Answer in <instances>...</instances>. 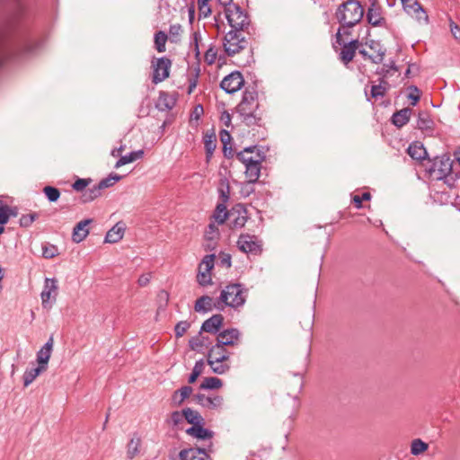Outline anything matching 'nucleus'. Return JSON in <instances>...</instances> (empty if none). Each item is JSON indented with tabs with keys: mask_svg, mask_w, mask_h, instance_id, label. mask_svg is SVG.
I'll return each instance as SVG.
<instances>
[{
	"mask_svg": "<svg viewBox=\"0 0 460 460\" xmlns=\"http://www.w3.org/2000/svg\"><path fill=\"white\" fill-rule=\"evenodd\" d=\"M204 146L206 150L207 160H210L217 147V136L214 132H207L204 136Z\"/></svg>",
	"mask_w": 460,
	"mask_h": 460,
	"instance_id": "nucleus-33",
	"label": "nucleus"
},
{
	"mask_svg": "<svg viewBox=\"0 0 460 460\" xmlns=\"http://www.w3.org/2000/svg\"><path fill=\"white\" fill-rule=\"evenodd\" d=\"M201 332L200 331L198 335L190 339L189 346L192 350L199 351L201 348H208L211 345L208 337L202 335Z\"/></svg>",
	"mask_w": 460,
	"mask_h": 460,
	"instance_id": "nucleus-30",
	"label": "nucleus"
},
{
	"mask_svg": "<svg viewBox=\"0 0 460 460\" xmlns=\"http://www.w3.org/2000/svg\"><path fill=\"white\" fill-rule=\"evenodd\" d=\"M11 208L8 206L0 207V225H5L10 218Z\"/></svg>",
	"mask_w": 460,
	"mask_h": 460,
	"instance_id": "nucleus-56",
	"label": "nucleus"
},
{
	"mask_svg": "<svg viewBox=\"0 0 460 460\" xmlns=\"http://www.w3.org/2000/svg\"><path fill=\"white\" fill-rule=\"evenodd\" d=\"M367 22L373 26L381 25L385 22V19L381 15L380 8L376 7L375 4H372V5L368 8L367 13Z\"/></svg>",
	"mask_w": 460,
	"mask_h": 460,
	"instance_id": "nucleus-32",
	"label": "nucleus"
},
{
	"mask_svg": "<svg viewBox=\"0 0 460 460\" xmlns=\"http://www.w3.org/2000/svg\"><path fill=\"white\" fill-rule=\"evenodd\" d=\"M208 364L210 366L212 371L218 375L225 374L230 368L227 361H219L208 358Z\"/></svg>",
	"mask_w": 460,
	"mask_h": 460,
	"instance_id": "nucleus-40",
	"label": "nucleus"
},
{
	"mask_svg": "<svg viewBox=\"0 0 460 460\" xmlns=\"http://www.w3.org/2000/svg\"><path fill=\"white\" fill-rule=\"evenodd\" d=\"M229 352L226 349L224 346L216 345L212 346L210 349L208 358L219 360V361H228L229 359Z\"/></svg>",
	"mask_w": 460,
	"mask_h": 460,
	"instance_id": "nucleus-29",
	"label": "nucleus"
},
{
	"mask_svg": "<svg viewBox=\"0 0 460 460\" xmlns=\"http://www.w3.org/2000/svg\"><path fill=\"white\" fill-rule=\"evenodd\" d=\"M217 300L209 296H202L195 302L194 310L198 313H208L216 309Z\"/></svg>",
	"mask_w": 460,
	"mask_h": 460,
	"instance_id": "nucleus-22",
	"label": "nucleus"
},
{
	"mask_svg": "<svg viewBox=\"0 0 460 460\" xmlns=\"http://www.w3.org/2000/svg\"><path fill=\"white\" fill-rule=\"evenodd\" d=\"M404 11L419 22H428V15L417 0H402Z\"/></svg>",
	"mask_w": 460,
	"mask_h": 460,
	"instance_id": "nucleus-13",
	"label": "nucleus"
},
{
	"mask_svg": "<svg viewBox=\"0 0 460 460\" xmlns=\"http://www.w3.org/2000/svg\"><path fill=\"white\" fill-rule=\"evenodd\" d=\"M54 340L50 337L45 345L37 353V361L39 366H45L47 367L48 362L51 356Z\"/></svg>",
	"mask_w": 460,
	"mask_h": 460,
	"instance_id": "nucleus-24",
	"label": "nucleus"
},
{
	"mask_svg": "<svg viewBox=\"0 0 460 460\" xmlns=\"http://www.w3.org/2000/svg\"><path fill=\"white\" fill-rule=\"evenodd\" d=\"M411 114V109L403 108L396 111L392 117V122L394 126L402 128L406 125L410 119Z\"/></svg>",
	"mask_w": 460,
	"mask_h": 460,
	"instance_id": "nucleus-28",
	"label": "nucleus"
},
{
	"mask_svg": "<svg viewBox=\"0 0 460 460\" xmlns=\"http://www.w3.org/2000/svg\"><path fill=\"white\" fill-rule=\"evenodd\" d=\"M240 336V332L235 328L224 330L217 334V344L224 347L234 345L238 342Z\"/></svg>",
	"mask_w": 460,
	"mask_h": 460,
	"instance_id": "nucleus-15",
	"label": "nucleus"
},
{
	"mask_svg": "<svg viewBox=\"0 0 460 460\" xmlns=\"http://www.w3.org/2000/svg\"><path fill=\"white\" fill-rule=\"evenodd\" d=\"M179 460H211L205 449L188 448L179 454Z\"/></svg>",
	"mask_w": 460,
	"mask_h": 460,
	"instance_id": "nucleus-20",
	"label": "nucleus"
},
{
	"mask_svg": "<svg viewBox=\"0 0 460 460\" xmlns=\"http://www.w3.org/2000/svg\"><path fill=\"white\" fill-rule=\"evenodd\" d=\"M227 217H228V211L226 208V205L224 203L217 204L216 207V209L214 211V214H213V218L215 219V221L217 224L222 225L226 222Z\"/></svg>",
	"mask_w": 460,
	"mask_h": 460,
	"instance_id": "nucleus-39",
	"label": "nucleus"
},
{
	"mask_svg": "<svg viewBox=\"0 0 460 460\" xmlns=\"http://www.w3.org/2000/svg\"><path fill=\"white\" fill-rule=\"evenodd\" d=\"M238 248L244 253L257 254L261 251V243L255 235L241 234L237 241Z\"/></svg>",
	"mask_w": 460,
	"mask_h": 460,
	"instance_id": "nucleus-11",
	"label": "nucleus"
},
{
	"mask_svg": "<svg viewBox=\"0 0 460 460\" xmlns=\"http://www.w3.org/2000/svg\"><path fill=\"white\" fill-rule=\"evenodd\" d=\"M182 32V28L180 24H172L169 29V39L172 42H177Z\"/></svg>",
	"mask_w": 460,
	"mask_h": 460,
	"instance_id": "nucleus-50",
	"label": "nucleus"
},
{
	"mask_svg": "<svg viewBox=\"0 0 460 460\" xmlns=\"http://www.w3.org/2000/svg\"><path fill=\"white\" fill-rule=\"evenodd\" d=\"M191 393L192 388L190 386H183L180 390L174 392L172 400L176 404L180 405L191 394Z\"/></svg>",
	"mask_w": 460,
	"mask_h": 460,
	"instance_id": "nucleus-41",
	"label": "nucleus"
},
{
	"mask_svg": "<svg viewBox=\"0 0 460 460\" xmlns=\"http://www.w3.org/2000/svg\"><path fill=\"white\" fill-rule=\"evenodd\" d=\"M245 38L241 31H230L224 38V49L228 56H234L240 52L246 46Z\"/></svg>",
	"mask_w": 460,
	"mask_h": 460,
	"instance_id": "nucleus-7",
	"label": "nucleus"
},
{
	"mask_svg": "<svg viewBox=\"0 0 460 460\" xmlns=\"http://www.w3.org/2000/svg\"><path fill=\"white\" fill-rule=\"evenodd\" d=\"M236 111L246 126H261L262 111L260 109L258 91L255 87L245 89L242 100L236 107Z\"/></svg>",
	"mask_w": 460,
	"mask_h": 460,
	"instance_id": "nucleus-2",
	"label": "nucleus"
},
{
	"mask_svg": "<svg viewBox=\"0 0 460 460\" xmlns=\"http://www.w3.org/2000/svg\"><path fill=\"white\" fill-rule=\"evenodd\" d=\"M56 252H57L56 247L52 245L50 247H44L42 253L45 258L51 259V258L55 257Z\"/></svg>",
	"mask_w": 460,
	"mask_h": 460,
	"instance_id": "nucleus-62",
	"label": "nucleus"
},
{
	"mask_svg": "<svg viewBox=\"0 0 460 460\" xmlns=\"http://www.w3.org/2000/svg\"><path fill=\"white\" fill-rule=\"evenodd\" d=\"M91 182L90 179H77L72 185V188L75 191H84L85 188L89 185Z\"/></svg>",
	"mask_w": 460,
	"mask_h": 460,
	"instance_id": "nucleus-55",
	"label": "nucleus"
},
{
	"mask_svg": "<svg viewBox=\"0 0 460 460\" xmlns=\"http://www.w3.org/2000/svg\"><path fill=\"white\" fill-rule=\"evenodd\" d=\"M142 452V439L137 434L134 433L127 444L126 454L128 459H134L138 456Z\"/></svg>",
	"mask_w": 460,
	"mask_h": 460,
	"instance_id": "nucleus-18",
	"label": "nucleus"
},
{
	"mask_svg": "<svg viewBox=\"0 0 460 460\" xmlns=\"http://www.w3.org/2000/svg\"><path fill=\"white\" fill-rule=\"evenodd\" d=\"M243 83V75L235 71L224 77L220 83V87L227 93H234L241 89Z\"/></svg>",
	"mask_w": 460,
	"mask_h": 460,
	"instance_id": "nucleus-12",
	"label": "nucleus"
},
{
	"mask_svg": "<svg viewBox=\"0 0 460 460\" xmlns=\"http://www.w3.org/2000/svg\"><path fill=\"white\" fill-rule=\"evenodd\" d=\"M365 45L373 51V54L369 57V60L374 64L382 63L385 55V49L381 43L374 40H369L366 41Z\"/></svg>",
	"mask_w": 460,
	"mask_h": 460,
	"instance_id": "nucleus-17",
	"label": "nucleus"
},
{
	"mask_svg": "<svg viewBox=\"0 0 460 460\" xmlns=\"http://www.w3.org/2000/svg\"><path fill=\"white\" fill-rule=\"evenodd\" d=\"M202 37L199 31H195L192 34V39L190 41V48L193 49L194 54L196 58L199 56V41H201Z\"/></svg>",
	"mask_w": 460,
	"mask_h": 460,
	"instance_id": "nucleus-51",
	"label": "nucleus"
},
{
	"mask_svg": "<svg viewBox=\"0 0 460 460\" xmlns=\"http://www.w3.org/2000/svg\"><path fill=\"white\" fill-rule=\"evenodd\" d=\"M390 88V84L385 79H379L378 84H373L371 86L370 96H368L367 91L365 92L367 100L370 101L371 98L378 99L384 97Z\"/></svg>",
	"mask_w": 460,
	"mask_h": 460,
	"instance_id": "nucleus-23",
	"label": "nucleus"
},
{
	"mask_svg": "<svg viewBox=\"0 0 460 460\" xmlns=\"http://www.w3.org/2000/svg\"><path fill=\"white\" fill-rule=\"evenodd\" d=\"M241 156V163L245 166V176L248 179V183L252 184L255 183L260 175L261 170V163L265 160V152L261 149H258L257 158L255 160H247L243 157V155Z\"/></svg>",
	"mask_w": 460,
	"mask_h": 460,
	"instance_id": "nucleus-6",
	"label": "nucleus"
},
{
	"mask_svg": "<svg viewBox=\"0 0 460 460\" xmlns=\"http://www.w3.org/2000/svg\"><path fill=\"white\" fill-rule=\"evenodd\" d=\"M246 290L241 284L227 285L220 293L217 299L216 309L223 311L226 306L232 308H239L243 306L246 301Z\"/></svg>",
	"mask_w": 460,
	"mask_h": 460,
	"instance_id": "nucleus-4",
	"label": "nucleus"
},
{
	"mask_svg": "<svg viewBox=\"0 0 460 460\" xmlns=\"http://www.w3.org/2000/svg\"><path fill=\"white\" fill-rule=\"evenodd\" d=\"M226 6V17L232 31H241L249 24V19L246 13L241 7L232 3Z\"/></svg>",
	"mask_w": 460,
	"mask_h": 460,
	"instance_id": "nucleus-5",
	"label": "nucleus"
},
{
	"mask_svg": "<svg viewBox=\"0 0 460 460\" xmlns=\"http://www.w3.org/2000/svg\"><path fill=\"white\" fill-rule=\"evenodd\" d=\"M195 401L201 406L210 410H219L223 405V398L219 395H206L199 394L195 395Z\"/></svg>",
	"mask_w": 460,
	"mask_h": 460,
	"instance_id": "nucleus-16",
	"label": "nucleus"
},
{
	"mask_svg": "<svg viewBox=\"0 0 460 460\" xmlns=\"http://www.w3.org/2000/svg\"><path fill=\"white\" fill-rule=\"evenodd\" d=\"M190 327V323L188 321L179 322L174 327L176 338L182 337L185 334V332L189 330Z\"/></svg>",
	"mask_w": 460,
	"mask_h": 460,
	"instance_id": "nucleus-52",
	"label": "nucleus"
},
{
	"mask_svg": "<svg viewBox=\"0 0 460 460\" xmlns=\"http://www.w3.org/2000/svg\"><path fill=\"white\" fill-rule=\"evenodd\" d=\"M217 49L214 48V47H210L205 53V61L208 64V65H211L213 64L216 59H217Z\"/></svg>",
	"mask_w": 460,
	"mask_h": 460,
	"instance_id": "nucleus-59",
	"label": "nucleus"
},
{
	"mask_svg": "<svg viewBox=\"0 0 460 460\" xmlns=\"http://www.w3.org/2000/svg\"><path fill=\"white\" fill-rule=\"evenodd\" d=\"M408 91H409V93H408L407 97H408L409 100L411 101V105L415 106L417 104V102L420 99V90H419V88L417 86L411 85L408 88Z\"/></svg>",
	"mask_w": 460,
	"mask_h": 460,
	"instance_id": "nucleus-53",
	"label": "nucleus"
},
{
	"mask_svg": "<svg viewBox=\"0 0 460 460\" xmlns=\"http://www.w3.org/2000/svg\"><path fill=\"white\" fill-rule=\"evenodd\" d=\"M122 177L119 174H116V173H111L110 174L107 178H104L102 179L99 183V189H101L102 190L106 189V188H109V187H111L112 185H114L117 181H119Z\"/></svg>",
	"mask_w": 460,
	"mask_h": 460,
	"instance_id": "nucleus-47",
	"label": "nucleus"
},
{
	"mask_svg": "<svg viewBox=\"0 0 460 460\" xmlns=\"http://www.w3.org/2000/svg\"><path fill=\"white\" fill-rule=\"evenodd\" d=\"M363 15L364 8L358 0H347L338 6L335 17L341 27L336 32V43L341 44V34L349 35V29L357 25Z\"/></svg>",
	"mask_w": 460,
	"mask_h": 460,
	"instance_id": "nucleus-1",
	"label": "nucleus"
},
{
	"mask_svg": "<svg viewBox=\"0 0 460 460\" xmlns=\"http://www.w3.org/2000/svg\"><path fill=\"white\" fill-rule=\"evenodd\" d=\"M183 418H184L183 411L182 412L173 411L171 416V420L173 425H178L179 423H181L182 421Z\"/></svg>",
	"mask_w": 460,
	"mask_h": 460,
	"instance_id": "nucleus-61",
	"label": "nucleus"
},
{
	"mask_svg": "<svg viewBox=\"0 0 460 460\" xmlns=\"http://www.w3.org/2000/svg\"><path fill=\"white\" fill-rule=\"evenodd\" d=\"M199 15L208 17L211 13V9L208 4H198Z\"/></svg>",
	"mask_w": 460,
	"mask_h": 460,
	"instance_id": "nucleus-60",
	"label": "nucleus"
},
{
	"mask_svg": "<svg viewBox=\"0 0 460 460\" xmlns=\"http://www.w3.org/2000/svg\"><path fill=\"white\" fill-rule=\"evenodd\" d=\"M143 155H144L143 150L133 151L126 155H122L116 162L115 168H119L127 164L133 163L134 161L142 158Z\"/></svg>",
	"mask_w": 460,
	"mask_h": 460,
	"instance_id": "nucleus-36",
	"label": "nucleus"
},
{
	"mask_svg": "<svg viewBox=\"0 0 460 460\" xmlns=\"http://www.w3.org/2000/svg\"><path fill=\"white\" fill-rule=\"evenodd\" d=\"M341 45H342V48L340 52V59L344 65H348L353 60L356 51L360 47L361 43L358 40H353L346 43L341 39Z\"/></svg>",
	"mask_w": 460,
	"mask_h": 460,
	"instance_id": "nucleus-14",
	"label": "nucleus"
},
{
	"mask_svg": "<svg viewBox=\"0 0 460 460\" xmlns=\"http://www.w3.org/2000/svg\"><path fill=\"white\" fill-rule=\"evenodd\" d=\"M102 195V190L96 184L92 188L86 189L80 197V201L84 204L89 203Z\"/></svg>",
	"mask_w": 460,
	"mask_h": 460,
	"instance_id": "nucleus-35",
	"label": "nucleus"
},
{
	"mask_svg": "<svg viewBox=\"0 0 460 460\" xmlns=\"http://www.w3.org/2000/svg\"><path fill=\"white\" fill-rule=\"evenodd\" d=\"M184 419L192 426L197 424H201L203 421L202 417L199 415V413L196 411H193L190 408L183 410Z\"/></svg>",
	"mask_w": 460,
	"mask_h": 460,
	"instance_id": "nucleus-42",
	"label": "nucleus"
},
{
	"mask_svg": "<svg viewBox=\"0 0 460 460\" xmlns=\"http://www.w3.org/2000/svg\"><path fill=\"white\" fill-rule=\"evenodd\" d=\"M417 127L422 131L429 132L433 130L434 122L427 111H420L419 113Z\"/></svg>",
	"mask_w": 460,
	"mask_h": 460,
	"instance_id": "nucleus-34",
	"label": "nucleus"
},
{
	"mask_svg": "<svg viewBox=\"0 0 460 460\" xmlns=\"http://www.w3.org/2000/svg\"><path fill=\"white\" fill-rule=\"evenodd\" d=\"M429 176L436 180H444L445 182L453 187L460 178V170L454 166V161L448 155L436 156L429 167L427 168Z\"/></svg>",
	"mask_w": 460,
	"mask_h": 460,
	"instance_id": "nucleus-3",
	"label": "nucleus"
},
{
	"mask_svg": "<svg viewBox=\"0 0 460 460\" xmlns=\"http://www.w3.org/2000/svg\"><path fill=\"white\" fill-rule=\"evenodd\" d=\"M219 136H220V140L223 144L224 155L226 158L233 157L234 151L231 146H229V147L227 146L228 144H230L231 139H232L230 133L226 129H222L219 133Z\"/></svg>",
	"mask_w": 460,
	"mask_h": 460,
	"instance_id": "nucleus-38",
	"label": "nucleus"
},
{
	"mask_svg": "<svg viewBox=\"0 0 460 460\" xmlns=\"http://www.w3.org/2000/svg\"><path fill=\"white\" fill-rule=\"evenodd\" d=\"M224 317L217 314L207 319L201 325V332L208 333H217L223 325Z\"/></svg>",
	"mask_w": 460,
	"mask_h": 460,
	"instance_id": "nucleus-19",
	"label": "nucleus"
},
{
	"mask_svg": "<svg viewBox=\"0 0 460 460\" xmlns=\"http://www.w3.org/2000/svg\"><path fill=\"white\" fill-rule=\"evenodd\" d=\"M371 199V195L369 192H364L361 196L359 195H355L353 197V203L355 204L356 208H362V202L364 200H369Z\"/></svg>",
	"mask_w": 460,
	"mask_h": 460,
	"instance_id": "nucleus-57",
	"label": "nucleus"
},
{
	"mask_svg": "<svg viewBox=\"0 0 460 460\" xmlns=\"http://www.w3.org/2000/svg\"><path fill=\"white\" fill-rule=\"evenodd\" d=\"M204 367H205V362L203 359H200L195 363L192 371H194L199 376L203 373Z\"/></svg>",
	"mask_w": 460,
	"mask_h": 460,
	"instance_id": "nucleus-63",
	"label": "nucleus"
},
{
	"mask_svg": "<svg viewBox=\"0 0 460 460\" xmlns=\"http://www.w3.org/2000/svg\"><path fill=\"white\" fill-rule=\"evenodd\" d=\"M172 66V61L165 57L155 58L152 61L153 76L152 82L157 84L170 75V68Z\"/></svg>",
	"mask_w": 460,
	"mask_h": 460,
	"instance_id": "nucleus-8",
	"label": "nucleus"
},
{
	"mask_svg": "<svg viewBox=\"0 0 460 460\" xmlns=\"http://www.w3.org/2000/svg\"><path fill=\"white\" fill-rule=\"evenodd\" d=\"M215 255H206L199 265L197 281L202 286L206 287L212 283L210 271L214 267Z\"/></svg>",
	"mask_w": 460,
	"mask_h": 460,
	"instance_id": "nucleus-9",
	"label": "nucleus"
},
{
	"mask_svg": "<svg viewBox=\"0 0 460 460\" xmlns=\"http://www.w3.org/2000/svg\"><path fill=\"white\" fill-rule=\"evenodd\" d=\"M176 101L174 95L160 92L156 106L160 111H169L175 106Z\"/></svg>",
	"mask_w": 460,
	"mask_h": 460,
	"instance_id": "nucleus-25",
	"label": "nucleus"
},
{
	"mask_svg": "<svg viewBox=\"0 0 460 460\" xmlns=\"http://www.w3.org/2000/svg\"><path fill=\"white\" fill-rule=\"evenodd\" d=\"M168 36L162 31H157L155 34V45L158 52L162 53L165 51V43Z\"/></svg>",
	"mask_w": 460,
	"mask_h": 460,
	"instance_id": "nucleus-46",
	"label": "nucleus"
},
{
	"mask_svg": "<svg viewBox=\"0 0 460 460\" xmlns=\"http://www.w3.org/2000/svg\"><path fill=\"white\" fill-rule=\"evenodd\" d=\"M245 214H246L245 211L243 212V214H239L231 222V227H233V228H242L243 226H244L245 223L247 222V216Z\"/></svg>",
	"mask_w": 460,
	"mask_h": 460,
	"instance_id": "nucleus-54",
	"label": "nucleus"
},
{
	"mask_svg": "<svg viewBox=\"0 0 460 460\" xmlns=\"http://www.w3.org/2000/svg\"><path fill=\"white\" fill-rule=\"evenodd\" d=\"M258 149H261L258 146H252L245 147L243 150H242L236 154V157L240 162H241V156H240L241 155H243V157L247 160H255V158H253V156H252V154L255 152V150L258 151Z\"/></svg>",
	"mask_w": 460,
	"mask_h": 460,
	"instance_id": "nucleus-49",
	"label": "nucleus"
},
{
	"mask_svg": "<svg viewBox=\"0 0 460 460\" xmlns=\"http://www.w3.org/2000/svg\"><path fill=\"white\" fill-rule=\"evenodd\" d=\"M46 370V367L41 365L37 367H32L31 369H27L23 375V385L24 386H28L31 385L35 378L42 372Z\"/></svg>",
	"mask_w": 460,
	"mask_h": 460,
	"instance_id": "nucleus-37",
	"label": "nucleus"
},
{
	"mask_svg": "<svg viewBox=\"0 0 460 460\" xmlns=\"http://www.w3.org/2000/svg\"><path fill=\"white\" fill-rule=\"evenodd\" d=\"M205 236L208 241H214L218 236V230L214 224H210L208 226Z\"/></svg>",
	"mask_w": 460,
	"mask_h": 460,
	"instance_id": "nucleus-58",
	"label": "nucleus"
},
{
	"mask_svg": "<svg viewBox=\"0 0 460 460\" xmlns=\"http://www.w3.org/2000/svg\"><path fill=\"white\" fill-rule=\"evenodd\" d=\"M150 279H151L150 273L143 274L138 278L137 283L140 287H145L150 282Z\"/></svg>",
	"mask_w": 460,
	"mask_h": 460,
	"instance_id": "nucleus-64",
	"label": "nucleus"
},
{
	"mask_svg": "<svg viewBox=\"0 0 460 460\" xmlns=\"http://www.w3.org/2000/svg\"><path fill=\"white\" fill-rule=\"evenodd\" d=\"M124 226L121 223L116 224L110 229L105 235V242L109 243H115L120 241L124 235Z\"/></svg>",
	"mask_w": 460,
	"mask_h": 460,
	"instance_id": "nucleus-26",
	"label": "nucleus"
},
{
	"mask_svg": "<svg viewBox=\"0 0 460 460\" xmlns=\"http://www.w3.org/2000/svg\"><path fill=\"white\" fill-rule=\"evenodd\" d=\"M221 203L226 204L230 199V185L226 179L221 180L218 188Z\"/></svg>",
	"mask_w": 460,
	"mask_h": 460,
	"instance_id": "nucleus-43",
	"label": "nucleus"
},
{
	"mask_svg": "<svg viewBox=\"0 0 460 460\" xmlns=\"http://www.w3.org/2000/svg\"><path fill=\"white\" fill-rule=\"evenodd\" d=\"M92 222L93 220L88 218L78 222L75 226L72 233V240L75 243H79L87 237V235L89 234L87 226L90 225Z\"/></svg>",
	"mask_w": 460,
	"mask_h": 460,
	"instance_id": "nucleus-21",
	"label": "nucleus"
},
{
	"mask_svg": "<svg viewBox=\"0 0 460 460\" xmlns=\"http://www.w3.org/2000/svg\"><path fill=\"white\" fill-rule=\"evenodd\" d=\"M58 280L56 279L47 278L44 281L43 290L41 291L40 297L42 306L44 308L51 307L56 301L58 296Z\"/></svg>",
	"mask_w": 460,
	"mask_h": 460,
	"instance_id": "nucleus-10",
	"label": "nucleus"
},
{
	"mask_svg": "<svg viewBox=\"0 0 460 460\" xmlns=\"http://www.w3.org/2000/svg\"><path fill=\"white\" fill-rule=\"evenodd\" d=\"M43 192L50 202L57 201L60 197L59 190L52 186L44 187Z\"/></svg>",
	"mask_w": 460,
	"mask_h": 460,
	"instance_id": "nucleus-48",
	"label": "nucleus"
},
{
	"mask_svg": "<svg viewBox=\"0 0 460 460\" xmlns=\"http://www.w3.org/2000/svg\"><path fill=\"white\" fill-rule=\"evenodd\" d=\"M408 155L414 160H423L427 157L428 153L424 146L420 142L411 143L408 149Z\"/></svg>",
	"mask_w": 460,
	"mask_h": 460,
	"instance_id": "nucleus-27",
	"label": "nucleus"
},
{
	"mask_svg": "<svg viewBox=\"0 0 460 460\" xmlns=\"http://www.w3.org/2000/svg\"><path fill=\"white\" fill-rule=\"evenodd\" d=\"M429 446L427 443L420 438L412 440L411 445V453L413 456H419L428 449Z\"/></svg>",
	"mask_w": 460,
	"mask_h": 460,
	"instance_id": "nucleus-45",
	"label": "nucleus"
},
{
	"mask_svg": "<svg viewBox=\"0 0 460 460\" xmlns=\"http://www.w3.org/2000/svg\"><path fill=\"white\" fill-rule=\"evenodd\" d=\"M187 434L199 439H208L213 437V432L202 427L201 424L194 425L186 430Z\"/></svg>",
	"mask_w": 460,
	"mask_h": 460,
	"instance_id": "nucleus-31",
	"label": "nucleus"
},
{
	"mask_svg": "<svg viewBox=\"0 0 460 460\" xmlns=\"http://www.w3.org/2000/svg\"><path fill=\"white\" fill-rule=\"evenodd\" d=\"M222 380L217 377H206L200 384V389H217L222 386Z\"/></svg>",
	"mask_w": 460,
	"mask_h": 460,
	"instance_id": "nucleus-44",
	"label": "nucleus"
}]
</instances>
